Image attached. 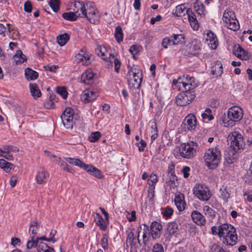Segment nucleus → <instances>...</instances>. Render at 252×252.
<instances>
[{
	"label": "nucleus",
	"instance_id": "nucleus-1",
	"mask_svg": "<svg viewBox=\"0 0 252 252\" xmlns=\"http://www.w3.org/2000/svg\"><path fill=\"white\" fill-rule=\"evenodd\" d=\"M213 235H218L222 242L227 246H234L238 241V236L235 228L233 226L227 223H223L218 227L214 226L211 228Z\"/></svg>",
	"mask_w": 252,
	"mask_h": 252
},
{
	"label": "nucleus",
	"instance_id": "nucleus-2",
	"mask_svg": "<svg viewBox=\"0 0 252 252\" xmlns=\"http://www.w3.org/2000/svg\"><path fill=\"white\" fill-rule=\"evenodd\" d=\"M243 116L242 109L239 106H233L228 109L227 116L225 113L222 114L220 119L225 126L232 127L236 122L240 121Z\"/></svg>",
	"mask_w": 252,
	"mask_h": 252
},
{
	"label": "nucleus",
	"instance_id": "nucleus-3",
	"mask_svg": "<svg viewBox=\"0 0 252 252\" xmlns=\"http://www.w3.org/2000/svg\"><path fill=\"white\" fill-rule=\"evenodd\" d=\"M221 158L220 151L217 147L209 148L204 156L205 164L209 169L216 168L219 165Z\"/></svg>",
	"mask_w": 252,
	"mask_h": 252
},
{
	"label": "nucleus",
	"instance_id": "nucleus-4",
	"mask_svg": "<svg viewBox=\"0 0 252 252\" xmlns=\"http://www.w3.org/2000/svg\"><path fill=\"white\" fill-rule=\"evenodd\" d=\"M126 78L130 87L137 88L142 82V71L136 65H133L128 71Z\"/></svg>",
	"mask_w": 252,
	"mask_h": 252
},
{
	"label": "nucleus",
	"instance_id": "nucleus-5",
	"mask_svg": "<svg viewBox=\"0 0 252 252\" xmlns=\"http://www.w3.org/2000/svg\"><path fill=\"white\" fill-rule=\"evenodd\" d=\"M222 21L225 26L230 30L236 31L239 29V24L235 18V15L233 11L226 9L223 14Z\"/></svg>",
	"mask_w": 252,
	"mask_h": 252
},
{
	"label": "nucleus",
	"instance_id": "nucleus-6",
	"mask_svg": "<svg viewBox=\"0 0 252 252\" xmlns=\"http://www.w3.org/2000/svg\"><path fill=\"white\" fill-rule=\"evenodd\" d=\"M194 195L199 200L208 201L212 194L207 186L203 184H196L193 189Z\"/></svg>",
	"mask_w": 252,
	"mask_h": 252
},
{
	"label": "nucleus",
	"instance_id": "nucleus-7",
	"mask_svg": "<svg viewBox=\"0 0 252 252\" xmlns=\"http://www.w3.org/2000/svg\"><path fill=\"white\" fill-rule=\"evenodd\" d=\"M197 147V143L193 142L182 144L180 149L181 156L186 158H193L196 154Z\"/></svg>",
	"mask_w": 252,
	"mask_h": 252
},
{
	"label": "nucleus",
	"instance_id": "nucleus-8",
	"mask_svg": "<svg viewBox=\"0 0 252 252\" xmlns=\"http://www.w3.org/2000/svg\"><path fill=\"white\" fill-rule=\"evenodd\" d=\"M227 140L230 142V147L237 152L242 149L244 145L243 137L241 134L234 131L228 135Z\"/></svg>",
	"mask_w": 252,
	"mask_h": 252
},
{
	"label": "nucleus",
	"instance_id": "nucleus-9",
	"mask_svg": "<svg viewBox=\"0 0 252 252\" xmlns=\"http://www.w3.org/2000/svg\"><path fill=\"white\" fill-rule=\"evenodd\" d=\"M178 83L182 85V91H192L198 86V82L193 77L188 75L179 78Z\"/></svg>",
	"mask_w": 252,
	"mask_h": 252
},
{
	"label": "nucleus",
	"instance_id": "nucleus-10",
	"mask_svg": "<svg viewBox=\"0 0 252 252\" xmlns=\"http://www.w3.org/2000/svg\"><path fill=\"white\" fill-rule=\"evenodd\" d=\"M195 94L193 91H182L176 98V103L181 106H186L189 104L194 98Z\"/></svg>",
	"mask_w": 252,
	"mask_h": 252
},
{
	"label": "nucleus",
	"instance_id": "nucleus-11",
	"mask_svg": "<svg viewBox=\"0 0 252 252\" xmlns=\"http://www.w3.org/2000/svg\"><path fill=\"white\" fill-rule=\"evenodd\" d=\"M74 111L70 107L66 108L61 115L63 124L66 128L71 129L74 125Z\"/></svg>",
	"mask_w": 252,
	"mask_h": 252
},
{
	"label": "nucleus",
	"instance_id": "nucleus-12",
	"mask_svg": "<svg viewBox=\"0 0 252 252\" xmlns=\"http://www.w3.org/2000/svg\"><path fill=\"white\" fill-rule=\"evenodd\" d=\"M75 6L80 8L82 13L85 17L87 15L91 14V13L96 9L94 6V3L90 1L86 2L84 3L78 2L77 3L75 4Z\"/></svg>",
	"mask_w": 252,
	"mask_h": 252
},
{
	"label": "nucleus",
	"instance_id": "nucleus-13",
	"mask_svg": "<svg viewBox=\"0 0 252 252\" xmlns=\"http://www.w3.org/2000/svg\"><path fill=\"white\" fill-rule=\"evenodd\" d=\"M98 96V93L92 89L84 90L81 95V99L84 103H89L94 100Z\"/></svg>",
	"mask_w": 252,
	"mask_h": 252
},
{
	"label": "nucleus",
	"instance_id": "nucleus-14",
	"mask_svg": "<svg viewBox=\"0 0 252 252\" xmlns=\"http://www.w3.org/2000/svg\"><path fill=\"white\" fill-rule=\"evenodd\" d=\"M184 124L185 128L188 130H193L196 127V119L195 116L193 114H189L186 117Z\"/></svg>",
	"mask_w": 252,
	"mask_h": 252
},
{
	"label": "nucleus",
	"instance_id": "nucleus-15",
	"mask_svg": "<svg viewBox=\"0 0 252 252\" xmlns=\"http://www.w3.org/2000/svg\"><path fill=\"white\" fill-rule=\"evenodd\" d=\"M201 48L200 41L197 39H194L188 45L187 50L189 54L195 55L199 53Z\"/></svg>",
	"mask_w": 252,
	"mask_h": 252
},
{
	"label": "nucleus",
	"instance_id": "nucleus-16",
	"mask_svg": "<svg viewBox=\"0 0 252 252\" xmlns=\"http://www.w3.org/2000/svg\"><path fill=\"white\" fill-rule=\"evenodd\" d=\"M91 55L87 53L84 50H80V52L75 56L76 60L78 63L82 62L83 64L85 65L91 63Z\"/></svg>",
	"mask_w": 252,
	"mask_h": 252
},
{
	"label": "nucleus",
	"instance_id": "nucleus-17",
	"mask_svg": "<svg viewBox=\"0 0 252 252\" xmlns=\"http://www.w3.org/2000/svg\"><path fill=\"white\" fill-rule=\"evenodd\" d=\"M96 54L103 60L108 62H111V54L108 53L106 48L102 45L97 46L95 49Z\"/></svg>",
	"mask_w": 252,
	"mask_h": 252
},
{
	"label": "nucleus",
	"instance_id": "nucleus-18",
	"mask_svg": "<svg viewBox=\"0 0 252 252\" xmlns=\"http://www.w3.org/2000/svg\"><path fill=\"white\" fill-rule=\"evenodd\" d=\"M150 231L153 239H157L160 236V231L162 228L161 224L158 222L154 221L151 225Z\"/></svg>",
	"mask_w": 252,
	"mask_h": 252
},
{
	"label": "nucleus",
	"instance_id": "nucleus-19",
	"mask_svg": "<svg viewBox=\"0 0 252 252\" xmlns=\"http://www.w3.org/2000/svg\"><path fill=\"white\" fill-rule=\"evenodd\" d=\"M95 74L91 69L86 70L81 75V80L85 84L91 85L93 83Z\"/></svg>",
	"mask_w": 252,
	"mask_h": 252
},
{
	"label": "nucleus",
	"instance_id": "nucleus-20",
	"mask_svg": "<svg viewBox=\"0 0 252 252\" xmlns=\"http://www.w3.org/2000/svg\"><path fill=\"white\" fill-rule=\"evenodd\" d=\"M175 204L179 211H182L185 210L186 203L185 201L184 195L181 193H177L175 195L174 199Z\"/></svg>",
	"mask_w": 252,
	"mask_h": 252
},
{
	"label": "nucleus",
	"instance_id": "nucleus-21",
	"mask_svg": "<svg viewBox=\"0 0 252 252\" xmlns=\"http://www.w3.org/2000/svg\"><path fill=\"white\" fill-rule=\"evenodd\" d=\"M190 26L193 30L197 31L199 28V24L195 14L189 9L186 10Z\"/></svg>",
	"mask_w": 252,
	"mask_h": 252
},
{
	"label": "nucleus",
	"instance_id": "nucleus-22",
	"mask_svg": "<svg viewBox=\"0 0 252 252\" xmlns=\"http://www.w3.org/2000/svg\"><path fill=\"white\" fill-rule=\"evenodd\" d=\"M211 71L212 74L215 77L221 76L223 72L222 63L219 61L214 63L211 66Z\"/></svg>",
	"mask_w": 252,
	"mask_h": 252
},
{
	"label": "nucleus",
	"instance_id": "nucleus-23",
	"mask_svg": "<svg viewBox=\"0 0 252 252\" xmlns=\"http://www.w3.org/2000/svg\"><path fill=\"white\" fill-rule=\"evenodd\" d=\"M191 216L193 221L196 224L203 225L205 223V217L198 211H193Z\"/></svg>",
	"mask_w": 252,
	"mask_h": 252
},
{
	"label": "nucleus",
	"instance_id": "nucleus-24",
	"mask_svg": "<svg viewBox=\"0 0 252 252\" xmlns=\"http://www.w3.org/2000/svg\"><path fill=\"white\" fill-rule=\"evenodd\" d=\"M207 40L208 41V45L212 49H216L218 45V41L217 36L211 31L207 33Z\"/></svg>",
	"mask_w": 252,
	"mask_h": 252
},
{
	"label": "nucleus",
	"instance_id": "nucleus-25",
	"mask_svg": "<svg viewBox=\"0 0 252 252\" xmlns=\"http://www.w3.org/2000/svg\"><path fill=\"white\" fill-rule=\"evenodd\" d=\"M48 172L43 168L40 169L36 175V181L37 184H43L46 182V180L48 177Z\"/></svg>",
	"mask_w": 252,
	"mask_h": 252
},
{
	"label": "nucleus",
	"instance_id": "nucleus-26",
	"mask_svg": "<svg viewBox=\"0 0 252 252\" xmlns=\"http://www.w3.org/2000/svg\"><path fill=\"white\" fill-rule=\"evenodd\" d=\"M25 75L28 80H34L38 77V73L30 68H27L25 70Z\"/></svg>",
	"mask_w": 252,
	"mask_h": 252
},
{
	"label": "nucleus",
	"instance_id": "nucleus-27",
	"mask_svg": "<svg viewBox=\"0 0 252 252\" xmlns=\"http://www.w3.org/2000/svg\"><path fill=\"white\" fill-rule=\"evenodd\" d=\"M29 87L31 94L35 99L41 96V92L36 84L30 83Z\"/></svg>",
	"mask_w": 252,
	"mask_h": 252
},
{
	"label": "nucleus",
	"instance_id": "nucleus-28",
	"mask_svg": "<svg viewBox=\"0 0 252 252\" xmlns=\"http://www.w3.org/2000/svg\"><path fill=\"white\" fill-rule=\"evenodd\" d=\"M142 50V47L138 44H134L131 46L129 49V52L132 55L134 60H137V57L136 56L139 55V53Z\"/></svg>",
	"mask_w": 252,
	"mask_h": 252
},
{
	"label": "nucleus",
	"instance_id": "nucleus-29",
	"mask_svg": "<svg viewBox=\"0 0 252 252\" xmlns=\"http://www.w3.org/2000/svg\"><path fill=\"white\" fill-rule=\"evenodd\" d=\"M86 167L87 168L86 169V171L90 173L91 175L99 179L103 178V175H102L101 172L97 168L89 164H88Z\"/></svg>",
	"mask_w": 252,
	"mask_h": 252
},
{
	"label": "nucleus",
	"instance_id": "nucleus-30",
	"mask_svg": "<svg viewBox=\"0 0 252 252\" xmlns=\"http://www.w3.org/2000/svg\"><path fill=\"white\" fill-rule=\"evenodd\" d=\"M94 221L96 225L100 227V228L103 230H106L107 226L102 217L99 214L96 213L94 217Z\"/></svg>",
	"mask_w": 252,
	"mask_h": 252
},
{
	"label": "nucleus",
	"instance_id": "nucleus-31",
	"mask_svg": "<svg viewBox=\"0 0 252 252\" xmlns=\"http://www.w3.org/2000/svg\"><path fill=\"white\" fill-rule=\"evenodd\" d=\"M0 167L3 169L5 172L10 173L11 170L14 168V165L4 159H0Z\"/></svg>",
	"mask_w": 252,
	"mask_h": 252
},
{
	"label": "nucleus",
	"instance_id": "nucleus-32",
	"mask_svg": "<svg viewBox=\"0 0 252 252\" xmlns=\"http://www.w3.org/2000/svg\"><path fill=\"white\" fill-rule=\"evenodd\" d=\"M66 161H67L70 164H74L76 166H79L80 168H83L86 170L87 168V166L88 164H86L85 163L81 161L78 158H65Z\"/></svg>",
	"mask_w": 252,
	"mask_h": 252
},
{
	"label": "nucleus",
	"instance_id": "nucleus-33",
	"mask_svg": "<svg viewBox=\"0 0 252 252\" xmlns=\"http://www.w3.org/2000/svg\"><path fill=\"white\" fill-rule=\"evenodd\" d=\"M100 13L97 9L93 11L91 14L90 13L86 17L87 19L93 24H95L97 22L100 18Z\"/></svg>",
	"mask_w": 252,
	"mask_h": 252
},
{
	"label": "nucleus",
	"instance_id": "nucleus-34",
	"mask_svg": "<svg viewBox=\"0 0 252 252\" xmlns=\"http://www.w3.org/2000/svg\"><path fill=\"white\" fill-rule=\"evenodd\" d=\"M80 15V13H78V11H75L74 12H69L63 13L62 15L63 17L68 21H73L77 19V18Z\"/></svg>",
	"mask_w": 252,
	"mask_h": 252
},
{
	"label": "nucleus",
	"instance_id": "nucleus-35",
	"mask_svg": "<svg viewBox=\"0 0 252 252\" xmlns=\"http://www.w3.org/2000/svg\"><path fill=\"white\" fill-rule=\"evenodd\" d=\"M149 125L151 127V137L152 141L155 140L157 137L158 135V131L157 129V124L155 121H150L149 122Z\"/></svg>",
	"mask_w": 252,
	"mask_h": 252
},
{
	"label": "nucleus",
	"instance_id": "nucleus-36",
	"mask_svg": "<svg viewBox=\"0 0 252 252\" xmlns=\"http://www.w3.org/2000/svg\"><path fill=\"white\" fill-rule=\"evenodd\" d=\"M37 250L38 252H55L54 249L48 246L44 242H40L37 246Z\"/></svg>",
	"mask_w": 252,
	"mask_h": 252
},
{
	"label": "nucleus",
	"instance_id": "nucleus-37",
	"mask_svg": "<svg viewBox=\"0 0 252 252\" xmlns=\"http://www.w3.org/2000/svg\"><path fill=\"white\" fill-rule=\"evenodd\" d=\"M13 60L17 64L22 63L26 61V56L23 54L21 50L17 51L13 56Z\"/></svg>",
	"mask_w": 252,
	"mask_h": 252
},
{
	"label": "nucleus",
	"instance_id": "nucleus-38",
	"mask_svg": "<svg viewBox=\"0 0 252 252\" xmlns=\"http://www.w3.org/2000/svg\"><path fill=\"white\" fill-rule=\"evenodd\" d=\"M194 9L197 13L200 15H204L206 11L204 4L202 3L198 2L197 1L194 3Z\"/></svg>",
	"mask_w": 252,
	"mask_h": 252
},
{
	"label": "nucleus",
	"instance_id": "nucleus-39",
	"mask_svg": "<svg viewBox=\"0 0 252 252\" xmlns=\"http://www.w3.org/2000/svg\"><path fill=\"white\" fill-rule=\"evenodd\" d=\"M178 229V225L175 222L168 223L166 228V233L169 235L174 234Z\"/></svg>",
	"mask_w": 252,
	"mask_h": 252
},
{
	"label": "nucleus",
	"instance_id": "nucleus-40",
	"mask_svg": "<svg viewBox=\"0 0 252 252\" xmlns=\"http://www.w3.org/2000/svg\"><path fill=\"white\" fill-rule=\"evenodd\" d=\"M69 39V35L67 33L60 35L58 36L57 38L58 44L61 46L64 45Z\"/></svg>",
	"mask_w": 252,
	"mask_h": 252
},
{
	"label": "nucleus",
	"instance_id": "nucleus-41",
	"mask_svg": "<svg viewBox=\"0 0 252 252\" xmlns=\"http://www.w3.org/2000/svg\"><path fill=\"white\" fill-rule=\"evenodd\" d=\"M39 228V225L37 222L33 221L31 223L29 228V232L32 236L35 237V235L37 234V231Z\"/></svg>",
	"mask_w": 252,
	"mask_h": 252
},
{
	"label": "nucleus",
	"instance_id": "nucleus-42",
	"mask_svg": "<svg viewBox=\"0 0 252 252\" xmlns=\"http://www.w3.org/2000/svg\"><path fill=\"white\" fill-rule=\"evenodd\" d=\"M3 150H2V152L0 153L8 154L10 152L16 153L19 152V149L17 147L13 146L10 145H7L3 146Z\"/></svg>",
	"mask_w": 252,
	"mask_h": 252
},
{
	"label": "nucleus",
	"instance_id": "nucleus-43",
	"mask_svg": "<svg viewBox=\"0 0 252 252\" xmlns=\"http://www.w3.org/2000/svg\"><path fill=\"white\" fill-rule=\"evenodd\" d=\"M187 9H186L184 4H180L176 7L175 11L174 14L178 17H181L185 15V12H186Z\"/></svg>",
	"mask_w": 252,
	"mask_h": 252
},
{
	"label": "nucleus",
	"instance_id": "nucleus-44",
	"mask_svg": "<svg viewBox=\"0 0 252 252\" xmlns=\"http://www.w3.org/2000/svg\"><path fill=\"white\" fill-rule=\"evenodd\" d=\"M115 37L118 42H120L123 41V31L122 28L119 26L117 27L115 29Z\"/></svg>",
	"mask_w": 252,
	"mask_h": 252
},
{
	"label": "nucleus",
	"instance_id": "nucleus-45",
	"mask_svg": "<svg viewBox=\"0 0 252 252\" xmlns=\"http://www.w3.org/2000/svg\"><path fill=\"white\" fill-rule=\"evenodd\" d=\"M134 239L135 238L134 233L131 231L128 232L126 239V244L127 246H129L132 247L134 245Z\"/></svg>",
	"mask_w": 252,
	"mask_h": 252
},
{
	"label": "nucleus",
	"instance_id": "nucleus-46",
	"mask_svg": "<svg viewBox=\"0 0 252 252\" xmlns=\"http://www.w3.org/2000/svg\"><path fill=\"white\" fill-rule=\"evenodd\" d=\"M203 119H207L211 121L214 119V116L212 114V110L210 108H206L204 113L201 114Z\"/></svg>",
	"mask_w": 252,
	"mask_h": 252
},
{
	"label": "nucleus",
	"instance_id": "nucleus-47",
	"mask_svg": "<svg viewBox=\"0 0 252 252\" xmlns=\"http://www.w3.org/2000/svg\"><path fill=\"white\" fill-rule=\"evenodd\" d=\"M172 37L173 40L174 45L179 44L180 43L182 42L184 39V37L182 34H173V35L172 36Z\"/></svg>",
	"mask_w": 252,
	"mask_h": 252
},
{
	"label": "nucleus",
	"instance_id": "nucleus-48",
	"mask_svg": "<svg viewBox=\"0 0 252 252\" xmlns=\"http://www.w3.org/2000/svg\"><path fill=\"white\" fill-rule=\"evenodd\" d=\"M161 45L165 49L167 48L168 46L174 45L172 36L163 38L161 43Z\"/></svg>",
	"mask_w": 252,
	"mask_h": 252
},
{
	"label": "nucleus",
	"instance_id": "nucleus-49",
	"mask_svg": "<svg viewBox=\"0 0 252 252\" xmlns=\"http://www.w3.org/2000/svg\"><path fill=\"white\" fill-rule=\"evenodd\" d=\"M101 135V133L99 131L93 132L89 136V140L91 142H95L99 139Z\"/></svg>",
	"mask_w": 252,
	"mask_h": 252
},
{
	"label": "nucleus",
	"instance_id": "nucleus-50",
	"mask_svg": "<svg viewBox=\"0 0 252 252\" xmlns=\"http://www.w3.org/2000/svg\"><path fill=\"white\" fill-rule=\"evenodd\" d=\"M59 0H50L49 4L52 10L57 12L59 9Z\"/></svg>",
	"mask_w": 252,
	"mask_h": 252
},
{
	"label": "nucleus",
	"instance_id": "nucleus-51",
	"mask_svg": "<svg viewBox=\"0 0 252 252\" xmlns=\"http://www.w3.org/2000/svg\"><path fill=\"white\" fill-rule=\"evenodd\" d=\"M40 242H38V240L36 239L34 240L33 236H32V240L28 241L27 243V248L28 249H31L35 246L37 248V246Z\"/></svg>",
	"mask_w": 252,
	"mask_h": 252
},
{
	"label": "nucleus",
	"instance_id": "nucleus-52",
	"mask_svg": "<svg viewBox=\"0 0 252 252\" xmlns=\"http://www.w3.org/2000/svg\"><path fill=\"white\" fill-rule=\"evenodd\" d=\"M56 92L62 96L63 99H65L67 97L68 93L65 88L58 87L56 88Z\"/></svg>",
	"mask_w": 252,
	"mask_h": 252
},
{
	"label": "nucleus",
	"instance_id": "nucleus-53",
	"mask_svg": "<svg viewBox=\"0 0 252 252\" xmlns=\"http://www.w3.org/2000/svg\"><path fill=\"white\" fill-rule=\"evenodd\" d=\"M111 60L112 62H111L110 63H112L113 62L114 63L115 70L117 72H119V69L121 65V63L120 61L118 59L115 58V56L114 55H113V56L111 55Z\"/></svg>",
	"mask_w": 252,
	"mask_h": 252
},
{
	"label": "nucleus",
	"instance_id": "nucleus-54",
	"mask_svg": "<svg viewBox=\"0 0 252 252\" xmlns=\"http://www.w3.org/2000/svg\"><path fill=\"white\" fill-rule=\"evenodd\" d=\"M203 211L205 215H208L211 217H214L215 216V211L210 207L209 206H205L203 207Z\"/></svg>",
	"mask_w": 252,
	"mask_h": 252
},
{
	"label": "nucleus",
	"instance_id": "nucleus-55",
	"mask_svg": "<svg viewBox=\"0 0 252 252\" xmlns=\"http://www.w3.org/2000/svg\"><path fill=\"white\" fill-rule=\"evenodd\" d=\"M148 184L150 186H153L158 182V177L155 174L151 175L148 179Z\"/></svg>",
	"mask_w": 252,
	"mask_h": 252
},
{
	"label": "nucleus",
	"instance_id": "nucleus-56",
	"mask_svg": "<svg viewBox=\"0 0 252 252\" xmlns=\"http://www.w3.org/2000/svg\"><path fill=\"white\" fill-rule=\"evenodd\" d=\"M24 10L28 13L31 12L32 9V3L30 1H27L24 5Z\"/></svg>",
	"mask_w": 252,
	"mask_h": 252
},
{
	"label": "nucleus",
	"instance_id": "nucleus-57",
	"mask_svg": "<svg viewBox=\"0 0 252 252\" xmlns=\"http://www.w3.org/2000/svg\"><path fill=\"white\" fill-rule=\"evenodd\" d=\"M152 252H164L163 248L161 244H156L153 247Z\"/></svg>",
	"mask_w": 252,
	"mask_h": 252
},
{
	"label": "nucleus",
	"instance_id": "nucleus-58",
	"mask_svg": "<svg viewBox=\"0 0 252 252\" xmlns=\"http://www.w3.org/2000/svg\"><path fill=\"white\" fill-rule=\"evenodd\" d=\"M136 144L138 147V150L140 152H143L147 145L146 142L143 139H141L139 143H137Z\"/></svg>",
	"mask_w": 252,
	"mask_h": 252
},
{
	"label": "nucleus",
	"instance_id": "nucleus-59",
	"mask_svg": "<svg viewBox=\"0 0 252 252\" xmlns=\"http://www.w3.org/2000/svg\"><path fill=\"white\" fill-rule=\"evenodd\" d=\"M57 233V231L54 229H52L50 233V237L48 238V242H52L53 243L57 241L54 236Z\"/></svg>",
	"mask_w": 252,
	"mask_h": 252
},
{
	"label": "nucleus",
	"instance_id": "nucleus-60",
	"mask_svg": "<svg viewBox=\"0 0 252 252\" xmlns=\"http://www.w3.org/2000/svg\"><path fill=\"white\" fill-rule=\"evenodd\" d=\"M173 213V210L172 209V208L168 207L165 208L163 213V215L166 218H169L172 215Z\"/></svg>",
	"mask_w": 252,
	"mask_h": 252
},
{
	"label": "nucleus",
	"instance_id": "nucleus-61",
	"mask_svg": "<svg viewBox=\"0 0 252 252\" xmlns=\"http://www.w3.org/2000/svg\"><path fill=\"white\" fill-rule=\"evenodd\" d=\"M101 246L104 249L108 248V240L105 235L102 238L101 240Z\"/></svg>",
	"mask_w": 252,
	"mask_h": 252
},
{
	"label": "nucleus",
	"instance_id": "nucleus-62",
	"mask_svg": "<svg viewBox=\"0 0 252 252\" xmlns=\"http://www.w3.org/2000/svg\"><path fill=\"white\" fill-rule=\"evenodd\" d=\"M190 171V168L188 166H185L183 168L182 170V173H183L184 177L185 178H187L189 177V172Z\"/></svg>",
	"mask_w": 252,
	"mask_h": 252
},
{
	"label": "nucleus",
	"instance_id": "nucleus-63",
	"mask_svg": "<svg viewBox=\"0 0 252 252\" xmlns=\"http://www.w3.org/2000/svg\"><path fill=\"white\" fill-rule=\"evenodd\" d=\"M127 219L129 221H134L136 220L135 212L132 211L131 214H128Z\"/></svg>",
	"mask_w": 252,
	"mask_h": 252
},
{
	"label": "nucleus",
	"instance_id": "nucleus-64",
	"mask_svg": "<svg viewBox=\"0 0 252 252\" xmlns=\"http://www.w3.org/2000/svg\"><path fill=\"white\" fill-rule=\"evenodd\" d=\"M222 197L225 200H227L230 197V194L226 189H224L221 192Z\"/></svg>",
	"mask_w": 252,
	"mask_h": 252
}]
</instances>
